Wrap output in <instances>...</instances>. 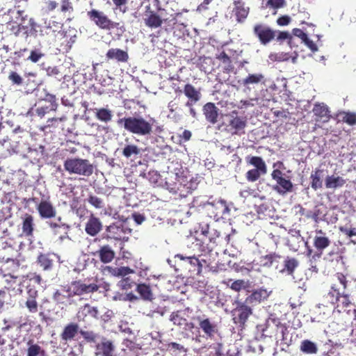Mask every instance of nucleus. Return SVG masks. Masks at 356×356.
Wrapping results in <instances>:
<instances>
[{"instance_id": "obj_47", "label": "nucleus", "mask_w": 356, "mask_h": 356, "mask_svg": "<svg viewBox=\"0 0 356 356\" xmlns=\"http://www.w3.org/2000/svg\"><path fill=\"white\" fill-rule=\"evenodd\" d=\"M300 348L302 353L306 354H316L318 351L316 345L308 339L303 340L301 342Z\"/></svg>"}, {"instance_id": "obj_17", "label": "nucleus", "mask_w": 356, "mask_h": 356, "mask_svg": "<svg viewBox=\"0 0 356 356\" xmlns=\"http://www.w3.org/2000/svg\"><path fill=\"white\" fill-rule=\"evenodd\" d=\"M338 300L334 307L339 312H346L349 314L350 312H353L354 316L356 317V309L350 300L349 296L345 294L344 291H341Z\"/></svg>"}, {"instance_id": "obj_52", "label": "nucleus", "mask_w": 356, "mask_h": 356, "mask_svg": "<svg viewBox=\"0 0 356 356\" xmlns=\"http://www.w3.org/2000/svg\"><path fill=\"white\" fill-rule=\"evenodd\" d=\"M342 119L341 121L349 124H356V113L352 112H343L341 113Z\"/></svg>"}, {"instance_id": "obj_3", "label": "nucleus", "mask_w": 356, "mask_h": 356, "mask_svg": "<svg viewBox=\"0 0 356 356\" xmlns=\"http://www.w3.org/2000/svg\"><path fill=\"white\" fill-rule=\"evenodd\" d=\"M88 19L99 29L107 31L119 29L120 22L113 21L104 12L92 8L87 12Z\"/></svg>"}, {"instance_id": "obj_27", "label": "nucleus", "mask_w": 356, "mask_h": 356, "mask_svg": "<svg viewBox=\"0 0 356 356\" xmlns=\"http://www.w3.org/2000/svg\"><path fill=\"white\" fill-rule=\"evenodd\" d=\"M234 8L233 12L236 19L238 23H243L249 14V8L245 6V3L241 0L234 1Z\"/></svg>"}, {"instance_id": "obj_62", "label": "nucleus", "mask_w": 356, "mask_h": 356, "mask_svg": "<svg viewBox=\"0 0 356 356\" xmlns=\"http://www.w3.org/2000/svg\"><path fill=\"white\" fill-rule=\"evenodd\" d=\"M43 54L38 50H33L31 51L30 56L28 59L33 63H37L42 57Z\"/></svg>"}, {"instance_id": "obj_54", "label": "nucleus", "mask_w": 356, "mask_h": 356, "mask_svg": "<svg viewBox=\"0 0 356 356\" xmlns=\"http://www.w3.org/2000/svg\"><path fill=\"white\" fill-rule=\"evenodd\" d=\"M45 102L50 103V110L51 111H56L58 106V103L56 102V96L53 94H50L47 92L43 99Z\"/></svg>"}, {"instance_id": "obj_11", "label": "nucleus", "mask_w": 356, "mask_h": 356, "mask_svg": "<svg viewBox=\"0 0 356 356\" xmlns=\"http://www.w3.org/2000/svg\"><path fill=\"white\" fill-rule=\"evenodd\" d=\"M131 229L122 223H113L108 226L106 232L108 237L116 241H127Z\"/></svg>"}, {"instance_id": "obj_2", "label": "nucleus", "mask_w": 356, "mask_h": 356, "mask_svg": "<svg viewBox=\"0 0 356 356\" xmlns=\"http://www.w3.org/2000/svg\"><path fill=\"white\" fill-rule=\"evenodd\" d=\"M64 169L69 174L90 177L95 170L92 163L88 159L79 157L67 158L63 163Z\"/></svg>"}, {"instance_id": "obj_21", "label": "nucleus", "mask_w": 356, "mask_h": 356, "mask_svg": "<svg viewBox=\"0 0 356 356\" xmlns=\"http://www.w3.org/2000/svg\"><path fill=\"white\" fill-rule=\"evenodd\" d=\"M145 15V24L147 26L151 29L159 28L162 25L163 21H166V19H162L161 17L154 10H151L149 6L146 7Z\"/></svg>"}, {"instance_id": "obj_41", "label": "nucleus", "mask_w": 356, "mask_h": 356, "mask_svg": "<svg viewBox=\"0 0 356 356\" xmlns=\"http://www.w3.org/2000/svg\"><path fill=\"white\" fill-rule=\"evenodd\" d=\"M4 287L8 290H15L19 285V280L17 275L14 274L3 273Z\"/></svg>"}, {"instance_id": "obj_44", "label": "nucleus", "mask_w": 356, "mask_h": 356, "mask_svg": "<svg viewBox=\"0 0 356 356\" xmlns=\"http://www.w3.org/2000/svg\"><path fill=\"white\" fill-rule=\"evenodd\" d=\"M283 257L281 255L273 252L264 256L261 257V263L264 266H271L274 264L275 261H279L282 259Z\"/></svg>"}, {"instance_id": "obj_29", "label": "nucleus", "mask_w": 356, "mask_h": 356, "mask_svg": "<svg viewBox=\"0 0 356 356\" xmlns=\"http://www.w3.org/2000/svg\"><path fill=\"white\" fill-rule=\"evenodd\" d=\"M313 113L316 116V121L327 122L330 120V111L324 104H316L313 108Z\"/></svg>"}, {"instance_id": "obj_56", "label": "nucleus", "mask_w": 356, "mask_h": 356, "mask_svg": "<svg viewBox=\"0 0 356 356\" xmlns=\"http://www.w3.org/2000/svg\"><path fill=\"white\" fill-rule=\"evenodd\" d=\"M8 79L14 85L21 86L23 83L22 77L17 72L14 71L10 72Z\"/></svg>"}, {"instance_id": "obj_5", "label": "nucleus", "mask_w": 356, "mask_h": 356, "mask_svg": "<svg viewBox=\"0 0 356 356\" xmlns=\"http://www.w3.org/2000/svg\"><path fill=\"white\" fill-rule=\"evenodd\" d=\"M229 118L227 127L233 135L241 136L245 134L247 127V118L245 116H239L238 112L234 110L225 115Z\"/></svg>"}, {"instance_id": "obj_51", "label": "nucleus", "mask_w": 356, "mask_h": 356, "mask_svg": "<svg viewBox=\"0 0 356 356\" xmlns=\"http://www.w3.org/2000/svg\"><path fill=\"white\" fill-rule=\"evenodd\" d=\"M137 285L131 277H125L118 282V286L122 290H129Z\"/></svg>"}, {"instance_id": "obj_28", "label": "nucleus", "mask_w": 356, "mask_h": 356, "mask_svg": "<svg viewBox=\"0 0 356 356\" xmlns=\"http://www.w3.org/2000/svg\"><path fill=\"white\" fill-rule=\"evenodd\" d=\"M316 232L319 235H316L314 238V246L318 251L322 252L330 245L331 241L321 229L316 230Z\"/></svg>"}, {"instance_id": "obj_16", "label": "nucleus", "mask_w": 356, "mask_h": 356, "mask_svg": "<svg viewBox=\"0 0 356 356\" xmlns=\"http://www.w3.org/2000/svg\"><path fill=\"white\" fill-rule=\"evenodd\" d=\"M36 209L42 219H51L56 216V209L49 200H42Z\"/></svg>"}, {"instance_id": "obj_24", "label": "nucleus", "mask_w": 356, "mask_h": 356, "mask_svg": "<svg viewBox=\"0 0 356 356\" xmlns=\"http://www.w3.org/2000/svg\"><path fill=\"white\" fill-rule=\"evenodd\" d=\"M268 296L269 293L266 289L259 288L254 290L252 293L245 298V301L252 307L266 300Z\"/></svg>"}, {"instance_id": "obj_12", "label": "nucleus", "mask_w": 356, "mask_h": 356, "mask_svg": "<svg viewBox=\"0 0 356 356\" xmlns=\"http://www.w3.org/2000/svg\"><path fill=\"white\" fill-rule=\"evenodd\" d=\"M69 286L70 292L72 293L74 296L92 293L97 291L99 288L95 283L86 284L82 280L73 281Z\"/></svg>"}, {"instance_id": "obj_49", "label": "nucleus", "mask_w": 356, "mask_h": 356, "mask_svg": "<svg viewBox=\"0 0 356 356\" xmlns=\"http://www.w3.org/2000/svg\"><path fill=\"white\" fill-rule=\"evenodd\" d=\"M216 58L225 65V70L227 72H230L234 69L230 57L225 51L217 55Z\"/></svg>"}, {"instance_id": "obj_39", "label": "nucleus", "mask_w": 356, "mask_h": 356, "mask_svg": "<svg viewBox=\"0 0 356 356\" xmlns=\"http://www.w3.org/2000/svg\"><path fill=\"white\" fill-rule=\"evenodd\" d=\"M136 291L144 300H152L153 299V293L149 285L138 284L136 285Z\"/></svg>"}, {"instance_id": "obj_63", "label": "nucleus", "mask_w": 356, "mask_h": 356, "mask_svg": "<svg viewBox=\"0 0 356 356\" xmlns=\"http://www.w3.org/2000/svg\"><path fill=\"white\" fill-rule=\"evenodd\" d=\"M291 21V17L289 15H282L277 18L276 22L277 25L280 26H287Z\"/></svg>"}, {"instance_id": "obj_23", "label": "nucleus", "mask_w": 356, "mask_h": 356, "mask_svg": "<svg viewBox=\"0 0 356 356\" xmlns=\"http://www.w3.org/2000/svg\"><path fill=\"white\" fill-rule=\"evenodd\" d=\"M129 59V54L118 48H111L106 54V60L107 62L115 60L118 63H127Z\"/></svg>"}, {"instance_id": "obj_58", "label": "nucleus", "mask_w": 356, "mask_h": 356, "mask_svg": "<svg viewBox=\"0 0 356 356\" xmlns=\"http://www.w3.org/2000/svg\"><path fill=\"white\" fill-rule=\"evenodd\" d=\"M114 6L117 9H119L122 13H125L127 11V7L126 4L129 0H112Z\"/></svg>"}, {"instance_id": "obj_6", "label": "nucleus", "mask_w": 356, "mask_h": 356, "mask_svg": "<svg viewBox=\"0 0 356 356\" xmlns=\"http://www.w3.org/2000/svg\"><path fill=\"white\" fill-rule=\"evenodd\" d=\"M10 257L2 255L0 259L3 262L0 270L3 273L15 274L19 268L20 262L18 257L20 256L19 251L13 248H10Z\"/></svg>"}, {"instance_id": "obj_32", "label": "nucleus", "mask_w": 356, "mask_h": 356, "mask_svg": "<svg viewBox=\"0 0 356 356\" xmlns=\"http://www.w3.org/2000/svg\"><path fill=\"white\" fill-rule=\"evenodd\" d=\"M105 270L111 275L118 277L124 278L129 274L134 273V270L129 266L113 267L106 266Z\"/></svg>"}, {"instance_id": "obj_57", "label": "nucleus", "mask_w": 356, "mask_h": 356, "mask_svg": "<svg viewBox=\"0 0 356 356\" xmlns=\"http://www.w3.org/2000/svg\"><path fill=\"white\" fill-rule=\"evenodd\" d=\"M275 39H276L278 42L282 43L286 40L290 41L292 39V36L288 31H277Z\"/></svg>"}, {"instance_id": "obj_1", "label": "nucleus", "mask_w": 356, "mask_h": 356, "mask_svg": "<svg viewBox=\"0 0 356 356\" xmlns=\"http://www.w3.org/2000/svg\"><path fill=\"white\" fill-rule=\"evenodd\" d=\"M154 120H146L143 117L129 116L119 118L117 121L118 125H123L128 132L141 136H149L152 133Z\"/></svg>"}, {"instance_id": "obj_8", "label": "nucleus", "mask_w": 356, "mask_h": 356, "mask_svg": "<svg viewBox=\"0 0 356 356\" xmlns=\"http://www.w3.org/2000/svg\"><path fill=\"white\" fill-rule=\"evenodd\" d=\"M253 33L261 44L266 45L275 40L277 31L267 24L257 23L253 27Z\"/></svg>"}, {"instance_id": "obj_36", "label": "nucleus", "mask_w": 356, "mask_h": 356, "mask_svg": "<svg viewBox=\"0 0 356 356\" xmlns=\"http://www.w3.org/2000/svg\"><path fill=\"white\" fill-rule=\"evenodd\" d=\"M322 173L323 170L316 168L314 171H312L310 175L311 187L314 191L321 188L323 186V181L321 179Z\"/></svg>"}, {"instance_id": "obj_30", "label": "nucleus", "mask_w": 356, "mask_h": 356, "mask_svg": "<svg viewBox=\"0 0 356 356\" xmlns=\"http://www.w3.org/2000/svg\"><path fill=\"white\" fill-rule=\"evenodd\" d=\"M79 326L77 323H70L67 324L60 334V338L65 341L72 340L78 334Z\"/></svg>"}, {"instance_id": "obj_33", "label": "nucleus", "mask_w": 356, "mask_h": 356, "mask_svg": "<svg viewBox=\"0 0 356 356\" xmlns=\"http://www.w3.org/2000/svg\"><path fill=\"white\" fill-rule=\"evenodd\" d=\"M48 226L54 234H58L63 232L65 234H67L68 231L70 229V225L62 222V218L58 217L56 222H48Z\"/></svg>"}, {"instance_id": "obj_61", "label": "nucleus", "mask_w": 356, "mask_h": 356, "mask_svg": "<svg viewBox=\"0 0 356 356\" xmlns=\"http://www.w3.org/2000/svg\"><path fill=\"white\" fill-rule=\"evenodd\" d=\"M27 298L29 299H37L38 297V292L34 286L30 285L26 287Z\"/></svg>"}, {"instance_id": "obj_59", "label": "nucleus", "mask_w": 356, "mask_h": 356, "mask_svg": "<svg viewBox=\"0 0 356 356\" xmlns=\"http://www.w3.org/2000/svg\"><path fill=\"white\" fill-rule=\"evenodd\" d=\"M285 5V0H268L267 2V6H269L275 9L283 8Z\"/></svg>"}, {"instance_id": "obj_64", "label": "nucleus", "mask_w": 356, "mask_h": 356, "mask_svg": "<svg viewBox=\"0 0 356 356\" xmlns=\"http://www.w3.org/2000/svg\"><path fill=\"white\" fill-rule=\"evenodd\" d=\"M339 230L343 233L344 234L347 235L349 237H352L353 236H356V228H348L347 227H340Z\"/></svg>"}, {"instance_id": "obj_26", "label": "nucleus", "mask_w": 356, "mask_h": 356, "mask_svg": "<svg viewBox=\"0 0 356 356\" xmlns=\"http://www.w3.org/2000/svg\"><path fill=\"white\" fill-rule=\"evenodd\" d=\"M97 254L99 260L104 264L111 262L115 258V253L109 245H104L101 246L99 250L94 253V255Z\"/></svg>"}, {"instance_id": "obj_7", "label": "nucleus", "mask_w": 356, "mask_h": 356, "mask_svg": "<svg viewBox=\"0 0 356 356\" xmlns=\"http://www.w3.org/2000/svg\"><path fill=\"white\" fill-rule=\"evenodd\" d=\"M271 176L273 180L276 181V185L273 186V190L280 195H285L293 191V185L290 179H286L285 175L278 169L274 170Z\"/></svg>"}, {"instance_id": "obj_53", "label": "nucleus", "mask_w": 356, "mask_h": 356, "mask_svg": "<svg viewBox=\"0 0 356 356\" xmlns=\"http://www.w3.org/2000/svg\"><path fill=\"white\" fill-rule=\"evenodd\" d=\"M88 202L96 209H102L104 206L102 199L93 195L88 196Z\"/></svg>"}, {"instance_id": "obj_10", "label": "nucleus", "mask_w": 356, "mask_h": 356, "mask_svg": "<svg viewBox=\"0 0 356 356\" xmlns=\"http://www.w3.org/2000/svg\"><path fill=\"white\" fill-rule=\"evenodd\" d=\"M193 309L188 307L179 309L172 312L170 316V321H172L174 325L179 327L184 326L188 327V328H193L195 326L194 323L188 321V318L191 317Z\"/></svg>"}, {"instance_id": "obj_38", "label": "nucleus", "mask_w": 356, "mask_h": 356, "mask_svg": "<svg viewBox=\"0 0 356 356\" xmlns=\"http://www.w3.org/2000/svg\"><path fill=\"white\" fill-rule=\"evenodd\" d=\"M26 356H46V352L40 346L34 343L32 340L27 343Z\"/></svg>"}, {"instance_id": "obj_45", "label": "nucleus", "mask_w": 356, "mask_h": 356, "mask_svg": "<svg viewBox=\"0 0 356 356\" xmlns=\"http://www.w3.org/2000/svg\"><path fill=\"white\" fill-rule=\"evenodd\" d=\"M95 117L97 120L104 122H108L112 120V111L106 108H101L96 110Z\"/></svg>"}, {"instance_id": "obj_37", "label": "nucleus", "mask_w": 356, "mask_h": 356, "mask_svg": "<svg viewBox=\"0 0 356 356\" xmlns=\"http://www.w3.org/2000/svg\"><path fill=\"white\" fill-rule=\"evenodd\" d=\"M51 254H40L38 255L37 262L44 270H49L52 268L54 259Z\"/></svg>"}, {"instance_id": "obj_40", "label": "nucleus", "mask_w": 356, "mask_h": 356, "mask_svg": "<svg viewBox=\"0 0 356 356\" xmlns=\"http://www.w3.org/2000/svg\"><path fill=\"white\" fill-rule=\"evenodd\" d=\"M99 315V312L97 309L95 307L91 306L89 304H86L83 307H81L80 310L78 312V317L81 316H90L92 318H97Z\"/></svg>"}, {"instance_id": "obj_50", "label": "nucleus", "mask_w": 356, "mask_h": 356, "mask_svg": "<svg viewBox=\"0 0 356 356\" xmlns=\"http://www.w3.org/2000/svg\"><path fill=\"white\" fill-rule=\"evenodd\" d=\"M266 173V172L260 171L258 169L253 168L249 170L245 173V178L250 182H254L260 178L261 175H265Z\"/></svg>"}, {"instance_id": "obj_20", "label": "nucleus", "mask_w": 356, "mask_h": 356, "mask_svg": "<svg viewBox=\"0 0 356 356\" xmlns=\"http://www.w3.org/2000/svg\"><path fill=\"white\" fill-rule=\"evenodd\" d=\"M183 92L188 98L186 103L187 107H191L201 99V92L200 90L196 89L192 84L187 83L184 87Z\"/></svg>"}, {"instance_id": "obj_55", "label": "nucleus", "mask_w": 356, "mask_h": 356, "mask_svg": "<svg viewBox=\"0 0 356 356\" xmlns=\"http://www.w3.org/2000/svg\"><path fill=\"white\" fill-rule=\"evenodd\" d=\"M25 306L30 313H36L38 311V303L36 299L26 298Z\"/></svg>"}, {"instance_id": "obj_4", "label": "nucleus", "mask_w": 356, "mask_h": 356, "mask_svg": "<svg viewBox=\"0 0 356 356\" xmlns=\"http://www.w3.org/2000/svg\"><path fill=\"white\" fill-rule=\"evenodd\" d=\"M338 283L332 284L330 291L323 296V305L325 307L329 305L335 306L337 302L339 296L341 294V286L344 290L347 286V280L346 276L342 273L337 274Z\"/></svg>"}, {"instance_id": "obj_13", "label": "nucleus", "mask_w": 356, "mask_h": 356, "mask_svg": "<svg viewBox=\"0 0 356 356\" xmlns=\"http://www.w3.org/2000/svg\"><path fill=\"white\" fill-rule=\"evenodd\" d=\"M204 317L205 315H203L202 316H197L193 318L199 322L200 328L206 334V336L208 338L212 339L216 334H218V325L214 322H212L210 318Z\"/></svg>"}, {"instance_id": "obj_60", "label": "nucleus", "mask_w": 356, "mask_h": 356, "mask_svg": "<svg viewBox=\"0 0 356 356\" xmlns=\"http://www.w3.org/2000/svg\"><path fill=\"white\" fill-rule=\"evenodd\" d=\"M245 281L243 280H236L234 282H233L232 284H231V286H230V288L236 291V292H238L240 291L242 289L245 288Z\"/></svg>"}, {"instance_id": "obj_48", "label": "nucleus", "mask_w": 356, "mask_h": 356, "mask_svg": "<svg viewBox=\"0 0 356 356\" xmlns=\"http://www.w3.org/2000/svg\"><path fill=\"white\" fill-rule=\"evenodd\" d=\"M39 25L36 23L33 18H30L29 20V26H25V31L24 34L26 38L29 36H36L38 31V29Z\"/></svg>"}, {"instance_id": "obj_34", "label": "nucleus", "mask_w": 356, "mask_h": 356, "mask_svg": "<svg viewBox=\"0 0 356 356\" xmlns=\"http://www.w3.org/2000/svg\"><path fill=\"white\" fill-rule=\"evenodd\" d=\"M264 76L261 74H250L242 81L244 87L250 88V86L257 85L264 82Z\"/></svg>"}, {"instance_id": "obj_42", "label": "nucleus", "mask_w": 356, "mask_h": 356, "mask_svg": "<svg viewBox=\"0 0 356 356\" xmlns=\"http://www.w3.org/2000/svg\"><path fill=\"white\" fill-rule=\"evenodd\" d=\"M246 161L250 165H252L254 168L267 172V167L265 161L260 156H253L246 158Z\"/></svg>"}, {"instance_id": "obj_35", "label": "nucleus", "mask_w": 356, "mask_h": 356, "mask_svg": "<svg viewBox=\"0 0 356 356\" xmlns=\"http://www.w3.org/2000/svg\"><path fill=\"white\" fill-rule=\"evenodd\" d=\"M346 183V179L340 176L330 175L325 179V187L327 188H337L344 186Z\"/></svg>"}, {"instance_id": "obj_18", "label": "nucleus", "mask_w": 356, "mask_h": 356, "mask_svg": "<svg viewBox=\"0 0 356 356\" xmlns=\"http://www.w3.org/2000/svg\"><path fill=\"white\" fill-rule=\"evenodd\" d=\"M282 259H284L283 264H281V266L276 265L275 269L277 270L280 273H286L289 275H293L295 270L299 265V261L294 257H286L285 258L283 257Z\"/></svg>"}, {"instance_id": "obj_25", "label": "nucleus", "mask_w": 356, "mask_h": 356, "mask_svg": "<svg viewBox=\"0 0 356 356\" xmlns=\"http://www.w3.org/2000/svg\"><path fill=\"white\" fill-rule=\"evenodd\" d=\"M102 229V224L99 218L91 214L86 224V232L91 236H95Z\"/></svg>"}, {"instance_id": "obj_31", "label": "nucleus", "mask_w": 356, "mask_h": 356, "mask_svg": "<svg viewBox=\"0 0 356 356\" xmlns=\"http://www.w3.org/2000/svg\"><path fill=\"white\" fill-rule=\"evenodd\" d=\"M33 217L28 213H26L22 223V235L30 237L33 234L34 231Z\"/></svg>"}, {"instance_id": "obj_9", "label": "nucleus", "mask_w": 356, "mask_h": 356, "mask_svg": "<svg viewBox=\"0 0 356 356\" xmlns=\"http://www.w3.org/2000/svg\"><path fill=\"white\" fill-rule=\"evenodd\" d=\"M252 314V306L246 303L245 301L239 302L233 311V321L235 324H238L241 328H243L248 318Z\"/></svg>"}, {"instance_id": "obj_19", "label": "nucleus", "mask_w": 356, "mask_h": 356, "mask_svg": "<svg viewBox=\"0 0 356 356\" xmlns=\"http://www.w3.org/2000/svg\"><path fill=\"white\" fill-rule=\"evenodd\" d=\"M115 346L113 342L103 339L95 347V356H114Z\"/></svg>"}, {"instance_id": "obj_15", "label": "nucleus", "mask_w": 356, "mask_h": 356, "mask_svg": "<svg viewBox=\"0 0 356 356\" xmlns=\"http://www.w3.org/2000/svg\"><path fill=\"white\" fill-rule=\"evenodd\" d=\"M73 297L72 293L70 292L69 285L63 286L60 290H56L53 295V299L56 304L65 306L74 303Z\"/></svg>"}, {"instance_id": "obj_14", "label": "nucleus", "mask_w": 356, "mask_h": 356, "mask_svg": "<svg viewBox=\"0 0 356 356\" xmlns=\"http://www.w3.org/2000/svg\"><path fill=\"white\" fill-rule=\"evenodd\" d=\"M60 11L63 13H72L74 8L70 0H60ZM58 6V0H47L44 2V6L42 8V11L45 14L54 11Z\"/></svg>"}, {"instance_id": "obj_46", "label": "nucleus", "mask_w": 356, "mask_h": 356, "mask_svg": "<svg viewBox=\"0 0 356 356\" xmlns=\"http://www.w3.org/2000/svg\"><path fill=\"white\" fill-rule=\"evenodd\" d=\"M176 257L179 258L181 260L186 259L188 263L193 266V269H190V270L196 271L197 273H200L202 269V265L200 263L198 258L193 256V257H184L181 254H177Z\"/></svg>"}, {"instance_id": "obj_43", "label": "nucleus", "mask_w": 356, "mask_h": 356, "mask_svg": "<svg viewBox=\"0 0 356 356\" xmlns=\"http://www.w3.org/2000/svg\"><path fill=\"white\" fill-rule=\"evenodd\" d=\"M140 154V148L134 144L126 145L122 149V154L127 159L136 157Z\"/></svg>"}, {"instance_id": "obj_22", "label": "nucleus", "mask_w": 356, "mask_h": 356, "mask_svg": "<svg viewBox=\"0 0 356 356\" xmlns=\"http://www.w3.org/2000/svg\"><path fill=\"white\" fill-rule=\"evenodd\" d=\"M203 114L206 120L211 124H215L218 122L219 116V108L213 102H207L203 106Z\"/></svg>"}]
</instances>
